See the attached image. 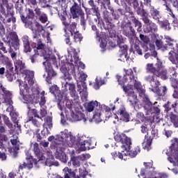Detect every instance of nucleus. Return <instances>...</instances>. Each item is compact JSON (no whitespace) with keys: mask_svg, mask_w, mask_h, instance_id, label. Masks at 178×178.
<instances>
[{"mask_svg":"<svg viewBox=\"0 0 178 178\" xmlns=\"http://www.w3.org/2000/svg\"><path fill=\"white\" fill-rule=\"evenodd\" d=\"M81 161V156H79L77 157H71V162H72L73 166L75 168H79L80 166V162Z\"/></svg>","mask_w":178,"mask_h":178,"instance_id":"7c9ffc66","label":"nucleus"},{"mask_svg":"<svg viewBox=\"0 0 178 178\" xmlns=\"http://www.w3.org/2000/svg\"><path fill=\"white\" fill-rule=\"evenodd\" d=\"M75 52L76 50L70 47L67 49L68 56L60 57L59 54H56L59 59L60 70L63 74V78L65 81V82L62 83V88L65 92L69 90L72 98H74L76 102L79 101V95L76 92L74 83H67L72 79V75L69 73V70H71L77 83V91L79 92L82 101L86 102L88 97V92H87V84L84 81L88 76L83 71H80V69H86V65L80 61L79 56Z\"/></svg>","mask_w":178,"mask_h":178,"instance_id":"f257e3e1","label":"nucleus"},{"mask_svg":"<svg viewBox=\"0 0 178 178\" xmlns=\"http://www.w3.org/2000/svg\"><path fill=\"white\" fill-rule=\"evenodd\" d=\"M8 178H21L18 173L10 172L8 175Z\"/></svg>","mask_w":178,"mask_h":178,"instance_id":"a18cd8bd","label":"nucleus"},{"mask_svg":"<svg viewBox=\"0 0 178 178\" xmlns=\"http://www.w3.org/2000/svg\"><path fill=\"white\" fill-rule=\"evenodd\" d=\"M43 127L44 129L41 131V134H38V132L40 131L39 129H36V131L34 132L33 137L37 138L38 141L42 140V138H45V137L48 136V134H51L49 131L48 129H52V118L48 116L44 119Z\"/></svg>","mask_w":178,"mask_h":178,"instance_id":"4468645a","label":"nucleus"},{"mask_svg":"<svg viewBox=\"0 0 178 178\" xmlns=\"http://www.w3.org/2000/svg\"><path fill=\"white\" fill-rule=\"evenodd\" d=\"M145 33H149V31H156L158 26L153 22H150L147 28H145Z\"/></svg>","mask_w":178,"mask_h":178,"instance_id":"c756f323","label":"nucleus"},{"mask_svg":"<svg viewBox=\"0 0 178 178\" xmlns=\"http://www.w3.org/2000/svg\"><path fill=\"white\" fill-rule=\"evenodd\" d=\"M156 45L157 48H159V49H161V48L162 47V42H161V40H156Z\"/></svg>","mask_w":178,"mask_h":178,"instance_id":"6e6d98bb","label":"nucleus"},{"mask_svg":"<svg viewBox=\"0 0 178 178\" xmlns=\"http://www.w3.org/2000/svg\"><path fill=\"white\" fill-rule=\"evenodd\" d=\"M39 20L41 23H47V22H48V17H47L45 13H42L40 15Z\"/></svg>","mask_w":178,"mask_h":178,"instance_id":"4c0bfd02","label":"nucleus"},{"mask_svg":"<svg viewBox=\"0 0 178 178\" xmlns=\"http://www.w3.org/2000/svg\"><path fill=\"white\" fill-rule=\"evenodd\" d=\"M0 51H2L4 52V54H6V48L3 47V43L1 42H0Z\"/></svg>","mask_w":178,"mask_h":178,"instance_id":"864d4df0","label":"nucleus"},{"mask_svg":"<svg viewBox=\"0 0 178 178\" xmlns=\"http://www.w3.org/2000/svg\"><path fill=\"white\" fill-rule=\"evenodd\" d=\"M80 17H81V23L82 26H86V19H84V15Z\"/></svg>","mask_w":178,"mask_h":178,"instance_id":"bf43d9fd","label":"nucleus"},{"mask_svg":"<svg viewBox=\"0 0 178 178\" xmlns=\"http://www.w3.org/2000/svg\"><path fill=\"white\" fill-rule=\"evenodd\" d=\"M100 47L103 50L105 49V48H106V40L105 39L101 38Z\"/></svg>","mask_w":178,"mask_h":178,"instance_id":"37998d69","label":"nucleus"},{"mask_svg":"<svg viewBox=\"0 0 178 178\" xmlns=\"http://www.w3.org/2000/svg\"><path fill=\"white\" fill-rule=\"evenodd\" d=\"M45 92L42 91L40 94L38 92V99L40 105V115L42 118L47 116V106H45V104H47V100L45 99Z\"/></svg>","mask_w":178,"mask_h":178,"instance_id":"f3484780","label":"nucleus"},{"mask_svg":"<svg viewBox=\"0 0 178 178\" xmlns=\"http://www.w3.org/2000/svg\"><path fill=\"white\" fill-rule=\"evenodd\" d=\"M70 11L73 19H77V17H83L84 16V12L81 10V7L76 3H74L71 7Z\"/></svg>","mask_w":178,"mask_h":178,"instance_id":"aec40b11","label":"nucleus"},{"mask_svg":"<svg viewBox=\"0 0 178 178\" xmlns=\"http://www.w3.org/2000/svg\"><path fill=\"white\" fill-rule=\"evenodd\" d=\"M104 84H105V80H104V79H102L100 76H97L95 79V82L89 83V85L92 86L95 90H99V87H101V86H104Z\"/></svg>","mask_w":178,"mask_h":178,"instance_id":"a878e982","label":"nucleus"},{"mask_svg":"<svg viewBox=\"0 0 178 178\" xmlns=\"http://www.w3.org/2000/svg\"><path fill=\"white\" fill-rule=\"evenodd\" d=\"M118 114L120 116V120L125 122H130V114L126 111L124 106L119 109Z\"/></svg>","mask_w":178,"mask_h":178,"instance_id":"4be33fe9","label":"nucleus"},{"mask_svg":"<svg viewBox=\"0 0 178 178\" xmlns=\"http://www.w3.org/2000/svg\"><path fill=\"white\" fill-rule=\"evenodd\" d=\"M111 119L114 123V124H116V122H119V117L116 115V114H114L112 115Z\"/></svg>","mask_w":178,"mask_h":178,"instance_id":"de8ad7c7","label":"nucleus"},{"mask_svg":"<svg viewBox=\"0 0 178 178\" xmlns=\"http://www.w3.org/2000/svg\"><path fill=\"white\" fill-rule=\"evenodd\" d=\"M116 78L118 81V84H120V86H122L123 91L127 95L128 102H129L130 105L134 106L136 111L140 109L141 106H138V99H137V95L134 93V89H133V86H131V83L124 86V84H126L129 80H130L131 83L134 85L135 89L139 93V97H141V98L143 99V101L145 103V108L147 109L148 111L151 109L152 107V103L149 102V99L145 95V90H144V88L140 81H138L137 78L134 76L132 69L125 70L123 76L117 75Z\"/></svg>","mask_w":178,"mask_h":178,"instance_id":"7ed1b4c3","label":"nucleus"},{"mask_svg":"<svg viewBox=\"0 0 178 178\" xmlns=\"http://www.w3.org/2000/svg\"><path fill=\"white\" fill-rule=\"evenodd\" d=\"M5 127H3V126L2 125H0V146L1 147V148H5L6 144L9 143V138L3 134H2L5 133Z\"/></svg>","mask_w":178,"mask_h":178,"instance_id":"5701e85b","label":"nucleus"},{"mask_svg":"<svg viewBox=\"0 0 178 178\" xmlns=\"http://www.w3.org/2000/svg\"><path fill=\"white\" fill-rule=\"evenodd\" d=\"M120 48L122 54H120V57L118 60H121V62H124L125 60H127V50L129 49V48L126 44H120Z\"/></svg>","mask_w":178,"mask_h":178,"instance_id":"b1692460","label":"nucleus"},{"mask_svg":"<svg viewBox=\"0 0 178 178\" xmlns=\"http://www.w3.org/2000/svg\"><path fill=\"white\" fill-rule=\"evenodd\" d=\"M31 145H33L35 154L39 159L38 162H40V161H43L47 166H51V165H53L54 156L51 152L47 151L44 153L41 152V151H40L38 143H31Z\"/></svg>","mask_w":178,"mask_h":178,"instance_id":"ddd939ff","label":"nucleus"},{"mask_svg":"<svg viewBox=\"0 0 178 178\" xmlns=\"http://www.w3.org/2000/svg\"><path fill=\"white\" fill-rule=\"evenodd\" d=\"M132 49L134 52H136L138 55H143V51L140 49V47L136 44H132Z\"/></svg>","mask_w":178,"mask_h":178,"instance_id":"e433bc0d","label":"nucleus"},{"mask_svg":"<svg viewBox=\"0 0 178 178\" xmlns=\"http://www.w3.org/2000/svg\"><path fill=\"white\" fill-rule=\"evenodd\" d=\"M40 145H42V147H44V148H47V147L49 145V143L44 140L40 143Z\"/></svg>","mask_w":178,"mask_h":178,"instance_id":"603ef678","label":"nucleus"},{"mask_svg":"<svg viewBox=\"0 0 178 178\" xmlns=\"http://www.w3.org/2000/svg\"><path fill=\"white\" fill-rule=\"evenodd\" d=\"M172 86L174 88H178V81L176 79L172 80Z\"/></svg>","mask_w":178,"mask_h":178,"instance_id":"8fccbe9b","label":"nucleus"},{"mask_svg":"<svg viewBox=\"0 0 178 178\" xmlns=\"http://www.w3.org/2000/svg\"><path fill=\"white\" fill-rule=\"evenodd\" d=\"M64 31L65 33V37H67L65 39V44H67V45H72V42H70V38L67 35V34H70V32L69 31V24H68V26H64Z\"/></svg>","mask_w":178,"mask_h":178,"instance_id":"2f4dec72","label":"nucleus"},{"mask_svg":"<svg viewBox=\"0 0 178 178\" xmlns=\"http://www.w3.org/2000/svg\"><path fill=\"white\" fill-rule=\"evenodd\" d=\"M89 5L92 7V9H95L97 11V8H95V6H94V1L90 0L88 1Z\"/></svg>","mask_w":178,"mask_h":178,"instance_id":"5fc2aeb1","label":"nucleus"},{"mask_svg":"<svg viewBox=\"0 0 178 178\" xmlns=\"http://www.w3.org/2000/svg\"><path fill=\"white\" fill-rule=\"evenodd\" d=\"M152 145V138L151 137L145 136L144 142L143 143V147L144 149L149 151L151 149V145Z\"/></svg>","mask_w":178,"mask_h":178,"instance_id":"c85d7f7f","label":"nucleus"},{"mask_svg":"<svg viewBox=\"0 0 178 178\" xmlns=\"http://www.w3.org/2000/svg\"><path fill=\"white\" fill-rule=\"evenodd\" d=\"M2 118L3 120V122L5 123V124L6 126H8V127L9 129H12V127L13 126L12 124V122H10V120H9V118H8V116L5 115H2Z\"/></svg>","mask_w":178,"mask_h":178,"instance_id":"473e14b6","label":"nucleus"},{"mask_svg":"<svg viewBox=\"0 0 178 178\" xmlns=\"http://www.w3.org/2000/svg\"><path fill=\"white\" fill-rule=\"evenodd\" d=\"M173 108H175V111H176L177 112H178V103L175 104V105L172 104Z\"/></svg>","mask_w":178,"mask_h":178,"instance_id":"774afa93","label":"nucleus"},{"mask_svg":"<svg viewBox=\"0 0 178 178\" xmlns=\"http://www.w3.org/2000/svg\"><path fill=\"white\" fill-rule=\"evenodd\" d=\"M127 155H129L128 152H126L125 149H122L121 152H111V156L114 159V161H116V159H121V161H127L128 157Z\"/></svg>","mask_w":178,"mask_h":178,"instance_id":"412c9836","label":"nucleus"},{"mask_svg":"<svg viewBox=\"0 0 178 178\" xmlns=\"http://www.w3.org/2000/svg\"><path fill=\"white\" fill-rule=\"evenodd\" d=\"M148 131V128H147L146 127L142 126L141 127V132L143 134L147 133Z\"/></svg>","mask_w":178,"mask_h":178,"instance_id":"4d7b16f0","label":"nucleus"},{"mask_svg":"<svg viewBox=\"0 0 178 178\" xmlns=\"http://www.w3.org/2000/svg\"><path fill=\"white\" fill-rule=\"evenodd\" d=\"M143 22L145 24L146 29L149 26V24L152 22H150L148 18H144Z\"/></svg>","mask_w":178,"mask_h":178,"instance_id":"3c124183","label":"nucleus"},{"mask_svg":"<svg viewBox=\"0 0 178 178\" xmlns=\"http://www.w3.org/2000/svg\"><path fill=\"white\" fill-rule=\"evenodd\" d=\"M114 139L118 143L121 147V149H124L127 154L128 159L129 158H134L141 152L140 146L135 145L131 151H130V146L131 145V139L127 137L124 134H117L114 136Z\"/></svg>","mask_w":178,"mask_h":178,"instance_id":"6e6552de","label":"nucleus"},{"mask_svg":"<svg viewBox=\"0 0 178 178\" xmlns=\"http://www.w3.org/2000/svg\"><path fill=\"white\" fill-rule=\"evenodd\" d=\"M51 178H63L60 175H53L51 176Z\"/></svg>","mask_w":178,"mask_h":178,"instance_id":"338daca9","label":"nucleus"},{"mask_svg":"<svg viewBox=\"0 0 178 178\" xmlns=\"http://www.w3.org/2000/svg\"><path fill=\"white\" fill-rule=\"evenodd\" d=\"M50 10H51V15L58 13V16L60 17H60L62 16V15H60V12H63L62 10L60 9V8L58 7V8H57L55 7H51Z\"/></svg>","mask_w":178,"mask_h":178,"instance_id":"f704fd0d","label":"nucleus"},{"mask_svg":"<svg viewBox=\"0 0 178 178\" xmlns=\"http://www.w3.org/2000/svg\"><path fill=\"white\" fill-rule=\"evenodd\" d=\"M171 122L173 123L174 127L178 129V115H172L171 117Z\"/></svg>","mask_w":178,"mask_h":178,"instance_id":"58836bf2","label":"nucleus"},{"mask_svg":"<svg viewBox=\"0 0 178 178\" xmlns=\"http://www.w3.org/2000/svg\"><path fill=\"white\" fill-rule=\"evenodd\" d=\"M59 141L63 143L62 144H59L57 146L56 152V158L63 162V163H66L67 162V156L65 153V148L62 147L63 144L65 145H68L71 148L74 147L76 151H86V149H90L91 147V140H80L76 145V137L72 135V133L70 132L67 129H65L61 131L60 137L58 138Z\"/></svg>","mask_w":178,"mask_h":178,"instance_id":"39448f33","label":"nucleus"},{"mask_svg":"<svg viewBox=\"0 0 178 178\" xmlns=\"http://www.w3.org/2000/svg\"><path fill=\"white\" fill-rule=\"evenodd\" d=\"M165 136L168 138L172 136V131H165Z\"/></svg>","mask_w":178,"mask_h":178,"instance_id":"680f3d73","label":"nucleus"},{"mask_svg":"<svg viewBox=\"0 0 178 178\" xmlns=\"http://www.w3.org/2000/svg\"><path fill=\"white\" fill-rule=\"evenodd\" d=\"M146 70L147 72H150L151 73L149 75L145 76V80L150 84L149 90H151L153 92L156 94L157 95H161V89L159 88V81L156 80L157 77H161L163 80H166L168 79V71L163 67V64H162V61L157 58L156 63L155 66L152 63H147L146 65ZM155 75L156 76H155Z\"/></svg>","mask_w":178,"mask_h":178,"instance_id":"423d86ee","label":"nucleus"},{"mask_svg":"<svg viewBox=\"0 0 178 178\" xmlns=\"http://www.w3.org/2000/svg\"><path fill=\"white\" fill-rule=\"evenodd\" d=\"M0 177L1 178H6V175H5V173L3 172L2 170H0Z\"/></svg>","mask_w":178,"mask_h":178,"instance_id":"e2e57ef3","label":"nucleus"},{"mask_svg":"<svg viewBox=\"0 0 178 178\" xmlns=\"http://www.w3.org/2000/svg\"><path fill=\"white\" fill-rule=\"evenodd\" d=\"M154 165V162L151 161L150 162L144 163V165L145 166L146 169H152V170H154V167H152Z\"/></svg>","mask_w":178,"mask_h":178,"instance_id":"a19ab883","label":"nucleus"},{"mask_svg":"<svg viewBox=\"0 0 178 178\" xmlns=\"http://www.w3.org/2000/svg\"><path fill=\"white\" fill-rule=\"evenodd\" d=\"M136 118L140 122H144V120H145V117H144V114L143 113H138L136 115Z\"/></svg>","mask_w":178,"mask_h":178,"instance_id":"79ce46f5","label":"nucleus"},{"mask_svg":"<svg viewBox=\"0 0 178 178\" xmlns=\"http://www.w3.org/2000/svg\"><path fill=\"white\" fill-rule=\"evenodd\" d=\"M26 161L20 165V168L22 169H24V168H27V169H32L34 165H37V160L34 159L33 156H31V154L29 152L26 153Z\"/></svg>","mask_w":178,"mask_h":178,"instance_id":"6ab92c4d","label":"nucleus"},{"mask_svg":"<svg viewBox=\"0 0 178 178\" xmlns=\"http://www.w3.org/2000/svg\"><path fill=\"white\" fill-rule=\"evenodd\" d=\"M111 110L105 104L99 105L93 111L92 119L90 122H95V123H101L103 120H108L111 118Z\"/></svg>","mask_w":178,"mask_h":178,"instance_id":"9d476101","label":"nucleus"},{"mask_svg":"<svg viewBox=\"0 0 178 178\" xmlns=\"http://www.w3.org/2000/svg\"><path fill=\"white\" fill-rule=\"evenodd\" d=\"M56 4L63 13V15H61L60 20L63 26H65L66 27L67 26H69V22L66 21V8H67V6L66 5V0H58L56 1Z\"/></svg>","mask_w":178,"mask_h":178,"instance_id":"dca6fc26","label":"nucleus"},{"mask_svg":"<svg viewBox=\"0 0 178 178\" xmlns=\"http://www.w3.org/2000/svg\"><path fill=\"white\" fill-rule=\"evenodd\" d=\"M134 23H135V26L137 28L138 31H141V22H140V21L135 19L134 20Z\"/></svg>","mask_w":178,"mask_h":178,"instance_id":"c03bdc74","label":"nucleus"},{"mask_svg":"<svg viewBox=\"0 0 178 178\" xmlns=\"http://www.w3.org/2000/svg\"><path fill=\"white\" fill-rule=\"evenodd\" d=\"M15 66L17 70H19L21 73L25 74L24 81L18 80L19 85V94L22 97V101L24 104H27L28 107V118L29 122H32L33 124L35 127H41V123L34 119V118H38L40 119V115L37 110L34 108V104L38 103V90L36 88H31V86L34 84V72L26 70V65L24 63L18 60L15 61Z\"/></svg>","mask_w":178,"mask_h":178,"instance_id":"f03ea898","label":"nucleus"},{"mask_svg":"<svg viewBox=\"0 0 178 178\" xmlns=\"http://www.w3.org/2000/svg\"><path fill=\"white\" fill-rule=\"evenodd\" d=\"M178 66L177 65L176 67H170L169 70V72H170V74H172V76L176 75V70L177 69Z\"/></svg>","mask_w":178,"mask_h":178,"instance_id":"49530a36","label":"nucleus"},{"mask_svg":"<svg viewBox=\"0 0 178 178\" xmlns=\"http://www.w3.org/2000/svg\"><path fill=\"white\" fill-rule=\"evenodd\" d=\"M63 173L64 175V178L76 177V170L72 171V169H70L67 167H65L63 170Z\"/></svg>","mask_w":178,"mask_h":178,"instance_id":"bb28decb","label":"nucleus"},{"mask_svg":"<svg viewBox=\"0 0 178 178\" xmlns=\"http://www.w3.org/2000/svg\"><path fill=\"white\" fill-rule=\"evenodd\" d=\"M54 140H57V138H55V136H51L48 138L49 141H54Z\"/></svg>","mask_w":178,"mask_h":178,"instance_id":"0e129e2a","label":"nucleus"},{"mask_svg":"<svg viewBox=\"0 0 178 178\" xmlns=\"http://www.w3.org/2000/svg\"><path fill=\"white\" fill-rule=\"evenodd\" d=\"M15 127H16L17 134H20V133H22V130L20 129V126H19V124H17V127L15 125Z\"/></svg>","mask_w":178,"mask_h":178,"instance_id":"13d9d810","label":"nucleus"},{"mask_svg":"<svg viewBox=\"0 0 178 178\" xmlns=\"http://www.w3.org/2000/svg\"><path fill=\"white\" fill-rule=\"evenodd\" d=\"M99 105H102V104H101L97 100H92L86 104V109L87 112H94L95 111L94 109H95V108H98Z\"/></svg>","mask_w":178,"mask_h":178,"instance_id":"393cba45","label":"nucleus"},{"mask_svg":"<svg viewBox=\"0 0 178 178\" xmlns=\"http://www.w3.org/2000/svg\"><path fill=\"white\" fill-rule=\"evenodd\" d=\"M145 5H147V6H151V1L149 0H144Z\"/></svg>","mask_w":178,"mask_h":178,"instance_id":"052dcab7","label":"nucleus"},{"mask_svg":"<svg viewBox=\"0 0 178 178\" xmlns=\"http://www.w3.org/2000/svg\"><path fill=\"white\" fill-rule=\"evenodd\" d=\"M50 92L54 94L56 99H58V108L61 111V123L65 124L66 120H65V116L68 120L71 122H83L86 123L87 122V118H86V115L81 112V108L80 106H75L72 104V102L66 96V93H61L59 90L58 86H53L50 88Z\"/></svg>","mask_w":178,"mask_h":178,"instance_id":"20e7f679","label":"nucleus"},{"mask_svg":"<svg viewBox=\"0 0 178 178\" xmlns=\"http://www.w3.org/2000/svg\"><path fill=\"white\" fill-rule=\"evenodd\" d=\"M36 54L40 56L43 57L44 61H43V65L47 76H46V81L51 84V80L53 77L56 76V72L52 69L51 63H56V58L52 54V52L49 51L47 47L42 44V42L39 41L36 47Z\"/></svg>","mask_w":178,"mask_h":178,"instance_id":"0eeeda50","label":"nucleus"},{"mask_svg":"<svg viewBox=\"0 0 178 178\" xmlns=\"http://www.w3.org/2000/svg\"><path fill=\"white\" fill-rule=\"evenodd\" d=\"M168 155V160L170 163H172L175 168L172 169L174 175H178V139L175 138L172 140V145L169 149L166 152Z\"/></svg>","mask_w":178,"mask_h":178,"instance_id":"1a4fd4ad","label":"nucleus"},{"mask_svg":"<svg viewBox=\"0 0 178 178\" xmlns=\"http://www.w3.org/2000/svg\"><path fill=\"white\" fill-rule=\"evenodd\" d=\"M151 15L154 20L157 21V23L159 24L160 27L164 29V30H170V25L168 21H160L161 19V13L156 9H152L151 10Z\"/></svg>","mask_w":178,"mask_h":178,"instance_id":"2eb2a0df","label":"nucleus"},{"mask_svg":"<svg viewBox=\"0 0 178 178\" xmlns=\"http://www.w3.org/2000/svg\"><path fill=\"white\" fill-rule=\"evenodd\" d=\"M165 49L170 51L168 53V59L173 65L178 64V44L176 42L172 40L170 37L165 38Z\"/></svg>","mask_w":178,"mask_h":178,"instance_id":"f8f14e48","label":"nucleus"},{"mask_svg":"<svg viewBox=\"0 0 178 178\" xmlns=\"http://www.w3.org/2000/svg\"><path fill=\"white\" fill-rule=\"evenodd\" d=\"M0 160L6 161V154L5 152H0Z\"/></svg>","mask_w":178,"mask_h":178,"instance_id":"09e8293b","label":"nucleus"},{"mask_svg":"<svg viewBox=\"0 0 178 178\" xmlns=\"http://www.w3.org/2000/svg\"><path fill=\"white\" fill-rule=\"evenodd\" d=\"M19 39H17V35H15V40H14L13 42H12V47L13 48H15V49L16 51H17V49H19Z\"/></svg>","mask_w":178,"mask_h":178,"instance_id":"c9c22d12","label":"nucleus"},{"mask_svg":"<svg viewBox=\"0 0 178 178\" xmlns=\"http://www.w3.org/2000/svg\"><path fill=\"white\" fill-rule=\"evenodd\" d=\"M76 24L75 22H73L71 25H69L68 26V31L71 34V35H74V40L75 42H81V40H83V36L79 31H77Z\"/></svg>","mask_w":178,"mask_h":178,"instance_id":"a211bd4d","label":"nucleus"},{"mask_svg":"<svg viewBox=\"0 0 178 178\" xmlns=\"http://www.w3.org/2000/svg\"><path fill=\"white\" fill-rule=\"evenodd\" d=\"M22 20L25 23L26 27L30 29L33 33V38H37L38 35H41L43 38H46L47 42H51V38L49 37V32L47 31L38 22H32L31 21L24 22L23 18Z\"/></svg>","mask_w":178,"mask_h":178,"instance_id":"9b49d317","label":"nucleus"},{"mask_svg":"<svg viewBox=\"0 0 178 178\" xmlns=\"http://www.w3.org/2000/svg\"><path fill=\"white\" fill-rule=\"evenodd\" d=\"M22 41L24 44V52H31V47H30V42L29 41V37L24 36L22 38Z\"/></svg>","mask_w":178,"mask_h":178,"instance_id":"cd10ccee","label":"nucleus"},{"mask_svg":"<svg viewBox=\"0 0 178 178\" xmlns=\"http://www.w3.org/2000/svg\"><path fill=\"white\" fill-rule=\"evenodd\" d=\"M140 38L144 44H148V42H149V38L147 36H145L143 34L140 35Z\"/></svg>","mask_w":178,"mask_h":178,"instance_id":"ea45409f","label":"nucleus"},{"mask_svg":"<svg viewBox=\"0 0 178 178\" xmlns=\"http://www.w3.org/2000/svg\"><path fill=\"white\" fill-rule=\"evenodd\" d=\"M88 175V172L86 170V168L79 169V176L75 177L74 178H86V176Z\"/></svg>","mask_w":178,"mask_h":178,"instance_id":"72a5a7b5","label":"nucleus"},{"mask_svg":"<svg viewBox=\"0 0 178 178\" xmlns=\"http://www.w3.org/2000/svg\"><path fill=\"white\" fill-rule=\"evenodd\" d=\"M11 143L13 145H16L17 144V139H11Z\"/></svg>","mask_w":178,"mask_h":178,"instance_id":"69168bd1","label":"nucleus"}]
</instances>
